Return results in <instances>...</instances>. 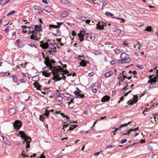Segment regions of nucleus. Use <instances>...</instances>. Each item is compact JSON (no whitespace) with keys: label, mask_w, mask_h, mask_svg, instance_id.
I'll return each mask as SVG.
<instances>
[{"label":"nucleus","mask_w":158,"mask_h":158,"mask_svg":"<svg viewBox=\"0 0 158 158\" xmlns=\"http://www.w3.org/2000/svg\"><path fill=\"white\" fill-rule=\"evenodd\" d=\"M10 27H6L5 30H4L6 32H7L9 30Z\"/></svg>","instance_id":"13d9d810"},{"label":"nucleus","mask_w":158,"mask_h":158,"mask_svg":"<svg viewBox=\"0 0 158 158\" xmlns=\"http://www.w3.org/2000/svg\"><path fill=\"white\" fill-rule=\"evenodd\" d=\"M84 96L85 95L84 94H80L79 95H78V97L79 98H82L84 97Z\"/></svg>","instance_id":"864d4df0"},{"label":"nucleus","mask_w":158,"mask_h":158,"mask_svg":"<svg viewBox=\"0 0 158 158\" xmlns=\"http://www.w3.org/2000/svg\"><path fill=\"white\" fill-rule=\"evenodd\" d=\"M139 128V127H138L137 128H136L135 129H131V130H133V131L135 132L137 130H138Z\"/></svg>","instance_id":"680f3d73"},{"label":"nucleus","mask_w":158,"mask_h":158,"mask_svg":"<svg viewBox=\"0 0 158 158\" xmlns=\"http://www.w3.org/2000/svg\"><path fill=\"white\" fill-rule=\"evenodd\" d=\"M100 54V53L98 51H95L94 52V54L95 55H97Z\"/></svg>","instance_id":"69168bd1"},{"label":"nucleus","mask_w":158,"mask_h":158,"mask_svg":"<svg viewBox=\"0 0 158 158\" xmlns=\"http://www.w3.org/2000/svg\"><path fill=\"white\" fill-rule=\"evenodd\" d=\"M107 4V3L106 1L103 2V4L102 5V10H103L104 7L106 6Z\"/></svg>","instance_id":"58836bf2"},{"label":"nucleus","mask_w":158,"mask_h":158,"mask_svg":"<svg viewBox=\"0 0 158 158\" xmlns=\"http://www.w3.org/2000/svg\"><path fill=\"white\" fill-rule=\"evenodd\" d=\"M72 34L73 36H74L76 35V33L75 31H73L72 32Z\"/></svg>","instance_id":"0e129e2a"},{"label":"nucleus","mask_w":158,"mask_h":158,"mask_svg":"<svg viewBox=\"0 0 158 158\" xmlns=\"http://www.w3.org/2000/svg\"><path fill=\"white\" fill-rule=\"evenodd\" d=\"M72 127H69V129L67 130V131L70 130V131H72L73 130L74 128L76 127H77V125H75V126L72 125Z\"/></svg>","instance_id":"e433bc0d"},{"label":"nucleus","mask_w":158,"mask_h":158,"mask_svg":"<svg viewBox=\"0 0 158 158\" xmlns=\"http://www.w3.org/2000/svg\"><path fill=\"white\" fill-rule=\"evenodd\" d=\"M10 73H7V72H1V73H0V75L2 77H4L6 75L7 76H10Z\"/></svg>","instance_id":"aec40b11"},{"label":"nucleus","mask_w":158,"mask_h":158,"mask_svg":"<svg viewBox=\"0 0 158 158\" xmlns=\"http://www.w3.org/2000/svg\"><path fill=\"white\" fill-rule=\"evenodd\" d=\"M80 33L78 34L77 35L78 36L79 39L80 40V41L81 42L84 40V36L83 35L84 33L82 34L81 33V32H82V30H80Z\"/></svg>","instance_id":"ddd939ff"},{"label":"nucleus","mask_w":158,"mask_h":158,"mask_svg":"<svg viewBox=\"0 0 158 158\" xmlns=\"http://www.w3.org/2000/svg\"><path fill=\"white\" fill-rule=\"evenodd\" d=\"M2 137L3 139L5 141L6 144H7L9 145H10L11 144L10 142L7 140V138L6 137L3 136Z\"/></svg>","instance_id":"f3484780"},{"label":"nucleus","mask_w":158,"mask_h":158,"mask_svg":"<svg viewBox=\"0 0 158 158\" xmlns=\"http://www.w3.org/2000/svg\"><path fill=\"white\" fill-rule=\"evenodd\" d=\"M40 42V46L44 49L48 48V50H56L55 48L52 44H51V46L50 47L48 42L44 43L42 41Z\"/></svg>","instance_id":"f03ea898"},{"label":"nucleus","mask_w":158,"mask_h":158,"mask_svg":"<svg viewBox=\"0 0 158 158\" xmlns=\"http://www.w3.org/2000/svg\"><path fill=\"white\" fill-rule=\"evenodd\" d=\"M89 34H90L86 33L84 35L83 34V35H84V37H85V38H87L89 36H90V35H91V34L89 35Z\"/></svg>","instance_id":"37998d69"},{"label":"nucleus","mask_w":158,"mask_h":158,"mask_svg":"<svg viewBox=\"0 0 158 158\" xmlns=\"http://www.w3.org/2000/svg\"><path fill=\"white\" fill-rule=\"evenodd\" d=\"M60 67L61 69V71L63 72V73H61V74L62 75H64V74H67L69 73V71L67 69L64 70V69H62L61 66H60Z\"/></svg>","instance_id":"5701e85b"},{"label":"nucleus","mask_w":158,"mask_h":158,"mask_svg":"<svg viewBox=\"0 0 158 158\" xmlns=\"http://www.w3.org/2000/svg\"><path fill=\"white\" fill-rule=\"evenodd\" d=\"M74 103V99H71V100L68 103V105H69L72 103Z\"/></svg>","instance_id":"09e8293b"},{"label":"nucleus","mask_w":158,"mask_h":158,"mask_svg":"<svg viewBox=\"0 0 158 158\" xmlns=\"http://www.w3.org/2000/svg\"><path fill=\"white\" fill-rule=\"evenodd\" d=\"M49 27H50V28L51 27H52V28H57V27H58V26L57 25H52V24H50L49 25Z\"/></svg>","instance_id":"a19ab883"},{"label":"nucleus","mask_w":158,"mask_h":158,"mask_svg":"<svg viewBox=\"0 0 158 158\" xmlns=\"http://www.w3.org/2000/svg\"><path fill=\"white\" fill-rule=\"evenodd\" d=\"M114 51L117 54H118V53H119V50L118 49H115L114 50Z\"/></svg>","instance_id":"603ef678"},{"label":"nucleus","mask_w":158,"mask_h":158,"mask_svg":"<svg viewBox=\"0 0 158 158\" xmlns=\"http://www.w3.org/2000/svg\"><path fill=\"white\" fill-rule=\"evenodd\" d=\"M62 117L63 118H66V120H69V117H68L67 115H65L63 113H60V114Z\"/></svg>","instance_id":"f704fd0d"},{"label":"nucleus","mask_w":158,"mask_h":158,"mask_svg":"<svg viewBox=\"0 0 158 158\" xmlns=\"http://www.w3.org/2000/svg\"><path fill=\"white\" fill-rule=\"evenodd\" d=\"M110 97L108 96H105L103 97L102 100L101 101L103 102H107L109 100Z\"/></svg>","instance_id":"2eb2a0df"},{"label":"nucleus","mask_w":158,"mask_h":158,"mask_svg":"<svg viewBox=\"0 0 158 158\" xmlns=\"http://www.w3.org/2000/svg\"><path fill=\"white\" fill-rule=\"evenodd\" d=\"M39 32H36L35 30H32L31 31V34L30 36V38L32 40H35L37 41H39L40 40L39 37H38L37 35Z\"/></svg>","instance_id":"7ed1b4c3"},{"label":"nucleus","mask_w":158,"mask_h":158,"mask_svg":"<svg viewBox=\"0 0 158 158\" xmlns=\"http://www.w3.org/2000/svg\"><path fill=\"white\" fill-rule=\"evenodd\" d=\"M127 56H129V55L125 53H123L121 54L120 57L121 59H123Z\"/></svg>","instance_id":"393cba45"},{"label":"nucleus","mask_w":158,"mask_h":158,"mask_svg":"<svg viewBox=\"0 0 158 158\" xmlns=\"http://www.w3.org/2000/svg\"><path fill=\"white\" fill-rule=\"evenodd\" d=\"M134 98L130 100L127 102V104L129 105H133L134 103H135L138 101V97L136 95L133 96Z\"/></svg>","instance_id":"1a4fd4ad"},{"label":"nucleus","mask_w":158,"mask_h":158,"mask_svg":"<svg viewBox=\"0 0 158 158\" xmlns=\"http://www.w3.org/2000/svg\"><path fill=\"white\" fill-rule=\"evenodd\" d=\"M29 45L30 46H31L32 47H34L35 48H37V46L35 44L32 43L30 44Z\"/></svg>","instance_id":"ea45409f"},{"label":"nucleus","mask_w":158,"mask_h":158,"mask_svg":"<svg viewBox=\"0 0 158 158\" xmlns=\"http://www.w3.org/2000/svg\"><path fill=\"white\" fill-rule=\"evenodd\" d=\"M71 123L70 121L69 120H66V121L64 122V126H63V129L64 130V131H65V130L64 128H66L67 127H68L69 126V124Z\"/></svg>","instance_id":"f8f14e48"},{"label":"nucleus","mask_w":158,"mask_h":158,"mask_svg":"<svg viewBox=\"0 0 158 158\" xmlns=\"http://www.w3.org/2000/svg\"><path fill=\"white\" fill-rule=\"evenodd\" d=\"M152 27L151 26L147 27V28L145 29L146 31L151 32L152 31Z\"/></svg>","instance_id":"7c9ffc66"},{"label":"nucleus","mask_w":158,"mask_h":158,"mask_svg":"<svg viewBox=\"0 0 158 158\" xmlns=\"http://www.w3.org/2000/svg\"><path fill=\"white\" fill-rule=\"evenodd\" d=\"M123 45L124 46H126L127 47H128V44L127 43V42L125 41L124 43L123 44Z\"/></svg>","instance_id":"052dcab7"},{"label":"nucleus","mask_w":158,"mask_h":158,"mask_svg":"<svg viewBox=\"0 0 158 158\" xmlns=\"http://www.w3.org/2000/svg\"><path fill=\"white\" fill-rule=\"evenodd\" d=\"M157 81V80L156 77H154L153 78H152L150 79L148 82L149 83H152L153 85H154V87H155V85H156V82Z\"/></svg>","instance_id":"9b49d317"},{"label":"nucleus","mask_w":158,"mask_h":158,"mask_svg":"<svg viewBox=\"0 0 158 158\" xmlns=\"http://www.w3.org/2000/svg\"><path fill=\"white\" fill-rule=\"evenodd\" d=\"M94 75V73L93 72H91L88 74L89 76L90 77H92Z\"/></svg>","instance_id":"338daca9"},{"label":"nucleus","mask_w":158,"mask_h":158,"mask_svg":"<svg viewBox=\"0 0 158 158\" xmlns=\"http://www.w3.org/2000/svg\"><path fill=\"white\" fill-rule=\"evenodd\" d=\"M39 79V77L38 76H36L32 77V80L33 81H38Z\"/></svg>","instance_id":"a878e982"},{"label":"nucleus","mask_w":158,"mask_h":158,"mask_svg":"<svg viewBox=\"0 0 158 158\" xmlns=\"http://www.w3.org/2000/svg\"><path fill=\"white\" fill-rule=\"evenodd\" d=\"M96 28L99 30H102L104 28V27L106 26V23L103 22H99L97 24Z\"/></svg>","instance_id":"6e6552de"},{"label":"nucleus","mask_w":158,"mask_h":158,"mask_svg":"<svg viewBox=\"0 0 158 158\" xmlns=\"http://www.w3.org/2000/svg\"><path fill=\"white\" fill-rule=\"evenodd\" d=\"M56 33H53V35H55V36H57V35H56V34H57V33H58V32H59V31H59V30H58V29H56Z\"/></svg>","instance_id":"4d7b16f0"},{"label":"nucleus","mask_w":158,"mask_h":158,"mask_svg":"<svg viewBox=\"0 0 158 158\" xmlns=\"http://www.w3.org/2000/svg\"><path fill=\"white\" fill-rule=\"evenodd\" d=\"M116 63V61L115 60H112L110 62V63L111 64L114 65Z\"/></svg>","instance_id":"de8ad7c7"},{"label":"nucleus","mask_w":158,"mask_h":158,"mask_svg":"<svg viewBox=\"0 0 158 158\" xmlns=\"http://www.w3.org/2000/svg\"><path fill=\"white\" fill-rule=\"evenodd\" d=\"M44 11H46V12L49 13L51 12V9L48 6H45L44 7Z\"/></svg>","instance_id":"c85d7f7f"},{"label":"nucleus","mask_w":158,"mask_h":158,"mask_svg":"<svg viewBox=\"0 0 158 158\" xmlns=\"http://www.w3.org/2000/svg\"><path fill=\"white\" fill-rule=\"evenodd\" d=\"M132 122V121H131L130 122H129L128 123H125L121 125L120 127L119 128V131H121V129L122 127H125L127 126L128 124H130Z\"/></svg>","instance_id":"b1692460"},{"label":"nucleus","mask_w":158,"mask_h":158,"mask_svg":"<svg viewBox=\"0 0 158 158\" xmlns=\"http://www.w3.org/2000/svg\"><path fill=\"white\" fill-rule=\"evenodd\" d=\"M12 77L13 79V82L15 83L17 82L18 79L17 77L14 75H13L12 76Z\"/></svg>","instance_id":"4be33fe9"},{"label":"nucleus","mask_w":158,"mask_h":158,"mask_svg":"<svg viewBox=\"0 0 158 158\" xmlns=\"http://www.w3.org/2000/svg\"><path fill=\"white\" fill-rule=\"evenodd\" d=\"M10 0H1L0 3L2 4L6 3L10 1Z\"/></svg>","instance_id":"2f4dec72"},{"label":"nucleus","mask_w":158,"mask_h":158,"mask_svg":"<svg viewBox=\"0 0 158 158\" xmlns=\"http://www.w3.org/2000/svg\"><path fill=\"white\" fill-rule=\"evenodd\" d=\"M114 147V146L113 145H108V146H106V148H112V147Z\"/></svg>","instance_id":"5fc2aeb1"},{"label":"nucleus","mask_w":158,"mask_h":158,"mask_svg":"<svg viewBox=\"0 0 158 158\" xmlns=\"http://www.w3.org/2000/svg\"><path fill=\"white\" fill-rule=\"evenodd\" d=\"M113 72L111 71L105 74V76L106 77H108L112 75Z\"/></svg>","instance_id":"bb28decb"},{"label":"nucleus","mask_w":158,"mask_h":158,"mask_svg":"<svg viewBox=\"0 0 158 158\" xmlns=\"http://www.w3.org/2000/svg\"><path fill=\"white\" fill-rule=\"evenodd\" d=\"M39 157V158H46L44 154H42Z\"/></svg>","instance_id":"774afa93"},{"label":"nucleus","mask_w":158,"mask_h":158,"mask_svg":"<svg viewBox=\"0 0 158 158\" xmlns=\"http://www.w3.org/2000/svg\"><path fill=\"white\" fill-rule=\"evenodd\" d=\"M18 136H20L23 139V143H24L25 142L26 143H30L31 139V138L28 137L25 134V133L23 131H20L18 133L16 134Z\"/></svg>","instance_id":"f257e3e1"},{"label":"nucleus","mask_w":158,"mask_h":158,"mask_svg":"<svg viewBox=\"0 0 158 158\" xmlns=\"http://www.w3.org/2000/svg\"><path fill=\"white\" fill-rule=\"evenodd\" d=\"M13 125L15 129L19 130L22 126V123L20 121L16 120L14 123Z\"/></svg>","instance_id":"0eeeda50"},{"label":"nucleus","mask_w":158,"mask_h":158,"mask_svg":"<svg viewBox=\"0 0 158 158\" xmlns=\"http://www.w3.org/2000/svg\"><path fill=\"white\" fill-rule=\"evenodd\" d=\"M60 66H58L59 68H57L55 66L51 67L50 69L52 71H54L53 72L55 74L59 76V74H60V72L61 71V69L60 67Z\"/></svg>","instance_id":"20e7f679"},{"label":"nucleus","mask_w":158,"mask_h":158,"mask_svg":"<svg viewBox=\"0 0 158 158\" xmlns=\"http://www.w3.org/2000/svg\"><path fill=\"white\" fill-rule=\"evenodd\" d=\"M105 14L107 16H112L113 18H114V17H113L114 15V14L110 12L107 11L106 12Z\"/></svg>","instance_id":"c756f323"},{"label":"nucleus","mask_w":158,"mask_h":158,"mask_svg":"<svg viewBox=\"0 0 158 158\" xmlns=\"http://www.w3.org/2000/svg\"><path fill=\"white\" fill-rule=\"evenodd\" d=\"M49 114V113L47 109H46L45 110V113L44 115L47 117H48Z\"/></svg>","instance_id":"c9c22d12"},{"label":"nucleus","mask_w":158,"mask_h":158,"mask_svg":"<svg viewBox=\"0 0 158 158\" xmlns=\"http://www.w3.org/2000/svg\"><path fill=\"white\" fill-rule=\"evenodd\" d=\"M131 61V59L129 57V56H127L123 59H121L118 60V64H122L124 63H128Z\"/></svg>","instance_id":"423d86ee"},{"label":"nucleus","mask_w":158,"mask_h":158,"mask_svg":"<svg viewBox=\"0 0 158 158\" xmlns=\"http://www.w3.org/2000/svg\"><path fill=\"white\" fill-rule=\"evenodd\" d=\"M16 112L14 108H11L9 110V112L10 115H13L15 114Z\"/></svg>","instance_id":"412c9836"},{"label":"nucleus","mask_w":158,"mask_h":158,"mask_svg":"<svg viewBox=\"0 0 158 158\" xmlns=\"http://www.w3.org/2000/svg\"><path fill=\"white\" fill-rule=\"evenodd\" d=\"M127 139H124L122 141H121V143H124L127 142Z\"/></svg>","instance_id":"bf43d9fd"},{"label":"nucleus","mask_w":158,"mask_h":158,"mask_svg":"<svg viewBox=\"0 0 158 158\" xmlns=\"http://www.w3.org/2000/svg\"><path fill=\"white\" fill-rule=\"evenodd\" d=\"M33 85L37 89L40 90L41 86L38 82H35L33 83Z\"/></svg>","instance_id":"dca6fc26"},{"label":"nucleus","mask_w":158,"mask_h":158,"mask_svg":"<svg viewBox=\"0 0 158 158\" xmlns=\"http://www.w3.org/2000/svg\"><path fill=\"white\" fill-rule=\"evenodd\" d=\"M56 99L59 102H61L63 100V98L60 95H58L56 97Z\"/></svg>","instance_id":"72a5a7b5"},{"label":"nucleus","mask_w":158,"mask_h":158,"mask_svg":"<svg viewBox=\"0 0 158 158\" xmlns=\"http://www.w3.org/2000/svg\"><path fill=\"white\" fill-rule=\"evenodd\" d=\"M74 94L76 95H77L78 96V95H79L80 94V93L79 92L77 91H75L74 92Z\"/></svg>","instance_id":"8fccbe9b"},{"label":"nucleus","mask_w":158,"mask_h":158,"mask_svg":"<svg viewBox=\"0 0 158 158\" xmlns=\"http://www.w3.org/2000/svg\"><path fill=\"white\" fill-rule=\"evenodd\" d=\"M77 58H78V59L79 60H84L85 59V57L83 56V55H82L81 56H78V57H77Z\"/></svg>","instance_id":"473e14b6"},{"label":"nucleus","mask_w":158,"mask_h":158,"mask_svg":"<svg viewBox=\"0 0 158 158\" xmlns=\"http://www.w3.org/2000/svg\"><path fill=\"white\" fill-rule=\"evenodd\" d=\"M42 75L43 76H44L45 77H48L49 76V75L51 74L50 73H48L45 71H44L42 72Z\"/></svg>","instance_id":"cd10ccee"},{"label":"nucleus","mask_w":158,"mask_h":158,"mask_svg":"<svg viewBox=\"0 0 158 158\" xmlns=\"http://www.w3.org/2000/svg\"><path fill=\"white\" fill-rule=\"evenodd\" d=\"M115 31L118 33H120L121 32V30L118 28H116L115 30Z\"/></svg>","instance_id":"79ce46f5"},{"label":"nucleus","mask_w":158,"mask_h":158,"mask_svg":"<svg viewBox=\"0 0 158 158\" xmlns=\"http://www.w3.org/2000/svg\"><path fill=\"white\" fill-rule=\"evenodd\" d=\"M56 78V80L55 81V82H56L62 80V78L60 77H59L58 76H57V77Z\"/></svg>","instance_id":"a18cd8bd"},{"label":"nucleus","mask_w":158,"mask_h":158,"mask_svg":"<svg viewBox=\"0 0 158 158\" xmlns=\"http://www.w3.org/2000/svg\"><path fill=\"white\" fill-rule=\"evenodd\" d=\"M87 63H88V62H86L84 60H83L81 61L80 63V65H81L82 66H85Z\"/></svg>","instance_id":"6ab92c4d"},{"label":"nucleus","mask_w":158,"mask_h":158,"mask_svg":"<svg viewBox=\"0 0 158 158\" xmlns=\"http://www.w3.org/2000/svg\"><path fill=\"white\" fill-rule=\"evenodd\" d=\"M55 62V61L53 59L51 60L48 57H47L44 61V63L47 66H49V68L50 69L51 67H53L52 64L54 63Z\"/></svg>","instance_id":"39448f33"},{"label":"nucleus","mask_w":158,"mask_h":158,"mask_svg":"<svg viewBox=\"0 0 158 158\" xmlns=\"http://www.w3.org/2000/svg\"><path fill=\"white\" fill-rule=\"evenodd\" d=\"M119 78L118 79L120 81H123L125 80V78H127V77L125 76L124 75H123V74L120 73L119 75Z\"/></svg>","instance_id":"4468645a"},{"label":"nucleus","mask_w":158,"mask_h":158,"mask_svg":"<svg viewBox=\"0 0 158 158\" xmlns=\"http://www.w3.org/2000/svg\"><path fill=\"white\" fill-rule=\"evenodd\" d=\"M42 26L41 24H40L39 25H36L34 26V30H35L36 32H39V31H42L41 29Z\"/></svg>","instance_id":"9d476101"},{"label":"nucleus","mask_w":158,"mask_h":158,"mask_svg":"<svg viewBox=\"0 0 158 158\" xmlns=\"http://www.w3.org/2000/svg\"><path fill=\"white\" fill-rule=\"evenodd\" d=\"M69 13L67 11H64L62 12L60 15V17L62 18H64L68 15Z\"/></svg>","instance_id":"a211bd4d"},{"label":"nucleus","mask_w":158,"mask_h":158,"mask_svg":"<svg viewBox=\"0 0 158 158\" xmlns=\"http://www.w3.org/2000/svg\"><path fill=\"white\" fill-rule=\"evenodd\" d=\"M150 84L149 85V87L151 88L154 87V85H153L152 83H149Z\"/></svg>","instance_id":"e2e57ef3"},{"label":"nucleus","mask_w":158,"mask_h":158,"mask_svg":"<svg viewBox=\"0 0 158 158\" xmlns=\"http://www.w3.org/2000/svg\"><path fill=\"white\" fill-rule=\"evenodd\" d=\"M80 19L81 21H85L86 19V18L85 17H80Z\"/></svg>","instance_id":"49530a36"},{"label":"nucleus","mask_w":158,"mask_h":158,"mask_svg":"<svg viewBox=\"0 0 158 158\" xmlns=\"http://www.w3.org/2000/svg\"><path fill=\"white\" fill-rule=\"evenodd\" d=\"M148 148L149 150H153L152 147L150 145L148 146Z\"/></svg>","instance_id":"c03bdc74"},{"label":"nucleus","mask_w":158,"mask_h":158,"mask_svg":"<svg viewBox=\"0 0 158 158\" xmlns=\"http://www.w3.org/2000/svg\"><path fill=\"white\" fill-rule=\"evenodd\" d=\"M27 28V26L25 25H23L21 26V28L23 29H26Z\"/></svg>","instance_id":"6e6d98bb"},{"label":"nucleus","mask_w":158,"mask_h":158,"mask_svg":"<svg viewBox=\"0 0 158 158\" xmlns=\"http://www.w3.org/2000/svg\"><path fill=\"white\" fill-rule=\"evenodd\" d=\"M45 118L44 117H43L42 116H40V117L39 118V119L40 121H43V120Z\"/></svg>","instance_id":"3c124183"},{"label":"nucleus","mask_w":158,"mask_h":158,"mask_svg":"<svg viewBox=\"0 0 158 158\" xmlns=\"http://www.w3.org/2000/svg\"><path fill=\"white\" fill-rule=\"evenodd\" d=\"M15 12V10L12 11L9 13H8L6 15L7 16H8L10 15H12L14 14Z\"/></svg>","instance_id":"4c0bfd02"}]
</instances>
